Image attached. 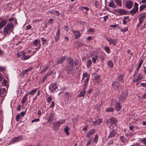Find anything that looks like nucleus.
Segmentation results:
<instances>
[{"label":"nucleus","instance_id":"b1692460","mask_svg":"<svg viewBox=\"0 0 146 146\" xmlns=\"http://www.w3.org/2000/svg\"><path fill=\"white\" fill-rule=\"evenodd\" d=\"M139 19L144 21V19L146 17V14L145 13L140 14L139 15Z\"/></svg>","mask_w":146,"mask_h":146},{"label":"nucleus","instance_id":"4468645a","mask_svg":"<svg viewBox=\"0 0 146 146\" xmlns=\"http://www.w3.org/2000/svg\"><path fill=\"white\" fill-rule=\"evenodd\" d=\"M60 29H58L56 33V34L55 36V40L56 41H59L60 38Z\"/></svg>","mask_w":146,"mask_h":146},{"label":"nucleus","instance_id":"c03bdc74","mask_svg":"<svg viewBox=\"0 0 146 146\" xmlns=\"http://www.w3.org/2000/svg\"><path fill=\"white\" fill-rule=\"evenodd\" d=\"M57 121L60 126V125L64 124L65 123L64 120L62 121Z\"/></svg>","mask_w":146,"mask_h":146},{"label":"nucleus","instance_id":"39448f33","mask_svg":"<svg viewBox=\"0 0 146 146\" xmlns=\"http://www.w3.org/2000/svg\"><path fill=\"white\" fill-rule=\"evenodd\" d=\"M89 79V75L86 72L84 73L83 74L82 80H85L84 84H87Z\"/></svg>","mask_w":146,"mask_h":146},{"label":"nucleus","instance_id":"13d9d810","mask_svg":"<svg viewBox=\"0 0 146 146\" xmlns=\"http://www.w3.org/2000/svg\"><path fill=\"white\" fill-rule=\"evenodd\" d=\"M39 120H40V119L39 118L36 119H34L32 120L31 122L32 123H33L34 122H38V121H39Z\"/></svg>","mask_w":146,"mask_h":146},{"label":"nucleus","instance_id":"aec40b11","mask_svg":"<svg viewBox=\"0 0 146 146\" xmlns=\"http://www.w3.org/2000/svg\"><path fill=\"white\" fill-rule=\"evenodd\" d=\"M21 139L22 137L21 136H18L17 137H15L12 139V142H13V143H15V142H17L21 140Z\"/></svg>","mask_w":146,"mask_h":146},{"label":"nucleus","instance_id":"6e6d98bb","mask_svg":"<svg viewBox=\"0 0 146 146\" xmlns=\"http://www.w3.org/2000/svg\"><path fill=\"white\" fill-rule=\"evenodd\" d=\"M48 68V66H46L44 69L41 71V73H43L45 72Z\"/></svg>","mask_w":146,"mask_h":146},{"label":"nucleus","instance_id":"5fc2aeb1","mask_svg":"<svg viewBox=\"0 0 146 146\" xmlns=\"http://www.w3.org/2000/svg\"><path fill=\"white\" fill-rule=\"evenodd\" d=\"M141 142L143 144H144L146 146V138H145L143 139L141 141Z\"/></svg>","mask_w":146,"mask_h":146},{"label":"nucleus","instance_id":"412c9836","mask_svg":"<svg viewBox=\"0 0 146 146\" xmlns=\"http://www.w3.org/2000/svg\"><path fill=\"white\" fill-rule=\"evenodd\" d=\"M7 23V21L6 20L2 21L0 22V29L2 28Z\"/></svg>","mask_w":146,"mask_h":146},{"label":"nucleus","instance_id":"5701e85b","mask_svg":"<svg viewBox=\"0 0 146 146\" xmlns=\"http://www.w3.org/2000/svg\"><path fill=\"white\" fill-rule=\"evenodd\" d=\"M38 89L37 88L35 89L32 90L30 92H29L28 93L26 94V96H28L29 94L31 95H33L35 93Z\"/></svg>","mask_w":146,"mask_h":146},{"label":"nucleus","instance_id":"4be33fe9","mask_svg":"<svg viewBox=\"0 0 146 146\" xmlns=\"http://www.w3.org/2000/svg\"><path fill=\"white\" fill-rule=\"evenodd\" d=\"M115 109L117 111H119L121 109V107L120 104L119 103H116L115 105Z\"/></svg>","mask_w":146,"mask_h":146},{"label":"nucleus","instance_id":"4d7b16f0","mask_svg":"<svg viewBox=\"0 0 146 146\" xmlns=\"http://www.w3.org/2000/svg\"><path fill=\"white\" fill-rule=\"evenodd\" d=\"M91 144V139H90L89 140V141H87V143L86 144V146H89V145H90Z\"/></svg>","mask_w":146,"mask_h":146},{"label":"nucleus","instance_id":"2eb2a0df","mask_svg":"<svg viewBox=\"0 0 146 146\" xmlns=\"http://www.w3.org/2000/svg\"><path fill=\"white\" fill-rule=\"evenodd\" d=\"M33 68L32 67H30L27 70H25L24 71L21 72L20 74V75L21 76H24L25 74H26L27 72H28L29 71H31L32 69Z\"/></svg>","mask_w":146,"mask_h":146},{"label":"nucleus","instance_id":"79ce46f5","mask_svg":"<svg viewBox=\"0 0 146 146\" xmlns=\"http://www.w3.org/2000/svg\"><path fill=\"white\" fill-rule=\"evenodd\" d=\"M98 58L97 56H95L94 57L92 58V60L93 63L94 64L96 62V60Z\"/></svg>","mask_w":146,"mask_h":146},{"label":"nucleus","instance_id":"cd10ccee","mask_svg":"<svg viewBox=\"0 0 146 146\" xmlns=\"http://www.w3.org/2000/svg\"><path fill=\"white\" fill-rule=\"evenodd\" d=\"M25 54L26 52L23 51L17 52V54L19 57H20L21 56Z\"/></svg>","mask_w":146,"mask_h":146},{"label":"nucleus","instance_id":"603ef678","mask_svg":"<svg viewBox=\"0 0 146 146\" xmlns=\"http://www.w3.org/2000/svg\"><path fill=\"white\" fill-rule=\"evenodd\" d=\"M146 27V22L144 23V25L142 26V27H141V28H140V29L141 30H142L143 29H144Z\"/></svg>","mask_w":146,"mask_h":146},{"label":"nucleus","instance_id":"0e129e2a","mask_svg":"<svg viewBox=\"0 0 146 146\" xmlns=\"http://www.w3.org/2000/svg\"><path fill=\"white\" fill-rule=\"evenodd\" d=\"M51 103L52 104L50 106V108H53L54 107V102L52 101Z\"/></svg>","mask_w":146,"mask_h":146},{"label":"nucleus","instance_id":"7ed1b4c3","mask_svg":"<svg viewBox=\"0 0 146 146\" xmlns=\"http://www.w3.org/2000/svg\"><path fill=\"white\" fill-rule=\"evenodd\" d=\"M112 88L115 90H117L119 91L121 90V86L120 84L117 82H113L112 85Z\"/></svg>","mask_w":146,"mask_h":146},{"label":"nucleus","instance_id":"8fccbe9b","mask_svg":"<svg viewBox=\"0 0 146 146\" xmlns=\"http://www.w3.org/2000/svg\"><path fill=\"white\" fill-rule=\"evenodd\" d=\"M52 100V99L50 97H49L47 98L46 100L47 102H50Z\"/></svg>","mask_w":146,"mask_h":146},{"label":"nucleus","instance_id":"c9c22d12","mask_svg":"<svg viewBox=\"0 0 146 146\" xmlns=\"http://www.w3.org/2000/svg\"><path fill=\"white\" fill-rule=\"evenodd\" d=\"M108 66L111 68L113 67V62L111 61H109L108 63Z\"/></svg>","mask_w":146,"mask_h":146},{"label":"nucleus","instance_id":"e2e57ef3","mask_svg":"<svg viewBox=\"0 0 146 146\" xmlns=\"http://www.w3.org/2000/svg\"><path fill=\"white\" fill-rule=\"evenodd\" d=\"M48 76L47 74L46 75H45L42 78V80L44 81L48 77Z\"/></svg>","mask_w":146,"mask_h":146},{"label":"nucleus","instance_id":"338daca9","mask_svg":"<svg viewBox=\"0 0 146 146\" xmlns=\"http://www.w3.org/2000/svg\"><path fill=\"white\" fill-rule=\"evenodd\" d=\"M5 67H2L1 66H0V70L1 71H3L5 70Z\"/></svg>","mask_w":146,"mask_h":146},{"label":"nucleus","instance_id":"864d4df0","mask_svg":"<svg viewBox=\"0 0 146 146\" xmlns=\"http://www.w3.org/2000/svg\"><path fill=\"white\" fill-rule=\"evenodd\" d=\"M128 30V28L127 27H125L124 29H121V31H122L123 32H124L127 31Z\"/></svg>","mask_w":146,"mask_h":146},{"label":"nucleus","instance_id":"7c9ffc66","mask_svg":"<svg viewBox=\"0 0 146 146\" xmlns=\"http://www.w3.org/2000/svg\"><path fill=\"white\" fill-rule=\"evenodd\" d=\"M124 75L123 74H120L118 76V80L119 82H122L123 80V79L124 78Z\"/></svg>","mask_w":146,"mask_h":146},{"label":"nucleus","instance_id":"052dcab7","mask_svg":"<svg viewBox=\"0 0 146 146\" xmlns=\"http://www.w3.org/2000/svg\"><path fill=\"white\" fill-rule=\"evenodd\" d=\"M25 112H22L20 113V115L21 117H22L25 115Z\"/></svg>","mask_w":146,"mask_h":146},{"label":"nucleus","instance_id":"f3484780","mask_svg":"<svg viewBox=\"0 0 146 146\" xmlns=\"http://www.w3.org/2000/svg\"><path fill=\"white\" fill-rule=\"evenodd\" d=\"M95 129H91L89 131H88L86 135V137H89L90 136L92 135L93 134H94L95 131Z\"/></svg>","mask_w":146,"mask_h":146},{"label":"nucleus","instance_id":"1a4fd4ad","mask_svg":"<svg viewBox=\"0 0 146 146\" xmlns=\"http://www.w3.org/2000/svg\"><path fill=\"white\" fill-rule=\"evenodd\" d=\"M127 96V91H125L120 96L119 99L121 101H124L125 100Z\"/></svg>","mask_w":146,"mask_h":146},{"label":"nucleus","instance_id":"09e8293b","mask_svg":"<svg viewBox=\"0 0 146 146\" xmlns=\"http://www.w3.org/2000/svg\"><path fill=\"white\" fill-rule=\"evenodd\" d=\"M3 86H5L7 84V81L5 79L2 83Z\"/></svg>","mask_w":146,"mask_h":146},{"label":"nucleus","instance_id":"f704fd0d","mask_svg":"<svg viewBox=\"0 0 146 146\" xmlns=\"http://www.w3.org/2000/svg\"><path fill=\"white\" fill-rule=\"evenodd\" d=\"M143 75L142 74H138V75L137 76V78L136 80V81L137 82H138L139 80H141L143 78Z\"/></svg>","mask_w":146,"mask_h":146},{"label":"nucleus","instance_id":"69168bd1","mask_svg":"<svg viewBox=\"0 0 146 146\" xmlns=\"http://www.w3.org/2000/svg\"><path fill=\"white\" fill-rule=\"evenodd\" d=\"M53 20L52 19H50L48 21V23H52L53 22Z\"/></svg>","mask_w":146,"mask_h":146},{"label":"nucleus","instance_id":"e433bc0d","mask_svg":"<svg viewBox=\"0 0 146 146\" xmlns=\"http://www.w3.org/2000/svg\"><path fill=\"white\" fill-rule=\"evenodd\" d=\"M27 96H26V95L24 96L23 98L22 99L21 102L22 104L23 105V104L25 103L27 99V98L26 97Z\"/></svg>","mask_w":146,"mask_h":146},{"label":"nucleus","instance_id":"423d86ee","mask_svg":"<svg viewBox=\"0 0 146 146\" xmlns=\"http://www.w3.org/2000/svg\"><path fill=\"white\" fill-rule=\"evenodd\" d=\"M138 4L136 2L134 4V6L133 8L131 11L130 13L132 15L136 13L138 10Z\"/></svg>","mask_w":146,"mask_h":146},{"label":"nucleus","instance_id":"72a5a7b5","mask_svg":"<svg viewBox=\"0 0 146 146\" xmlns=\"http://www.w3.org/2000/svg\"><path fill=\"white\" fill-rule=\"evenodd\" d=\"M86 92L85 90H83V91L80 92V93L78 95V96L79 97H83L84 96Z\"/></svg>","mask_w":146,"mask_h":146},{"label":"nucleus","instance_id":"20e7f679","mask_svg":"<svg viewBox=\"0 0 146 146\" xmlns=\"http://www.w3.org/2000/svg\"><path fill=\"white\" fill-rule=\"evenodd\" d=\"M55 115L54 113L52 112H50L49 115L47 119L48 120V122H51L53 121L56 120L54 119Z\"/></svg>","mask_w":146,"mask_h":146},{"label":"nucleus","instance_id":"ea45409f","mask_svg":"<svg viewBox=\"0 0 146 146\" xmlns=\"http://www.w3.org/2000/svg\"><path fill=\"white\" fill-rule=\"evenodd\" d=\"M146 7V4H144L143 5H141L140 7V10L141 11H142Z\"/></svg>","mask_w":146,"mask_h":146},{"label":"nucleus","instance_id":"4c0bfd02","mask_svg":"<svg viewBox=\"0 0 146 146\" xmlns=\"http://www.w3.org/2000/svg\"><path fill=\"white\" fill-rule=\"evenodd\" d=\"M92 63V62L91 60H89L87 61V66L89 68L91 66V65Z\"/></svg>","mask_w":146,"mask_h":146},{"label":"nucleus","instance_id":"49530a36","mask_svg":"<svg viewBox=\"0 0 146 146\" xmlns=\"http://www.w3.org/2000/svg\"><path fill=\"white\" fill-rule=\"evenodd\" d=\"M38 41L40 42L39 40L36 39L33 42V44L35 45L37 44Z\"/></svg>","mask_w":146,"mask_h":146},{"label":"nucleus","instance_id":"f257e3e1","mask_svg":"<svg viewBox=\"0 0 146 146\" xmlns=\"http://www.w3.org/2000/svg\"><path fill=\"white\" fill-rule=\"evenodd\" d=\"M67 63L66 67V70L67 71H71L73 70V65L74 64V60L72 58H68L66 59Z\"/></svg>","mask_w":146,"mask_h":146},{"label":"nucleus","instance_id":"774afa93","mask_svg":"<svg viewBox=\"0 0 146 146\" xmlns=\"http://www.w3.org/2000/svg\"><path fill=\"white\" fill-rule=\"evenodd\" d=\"M52 73V70H50L48 72L47 74L48 76L51 75Z\"/></svg>","mask_w":146,"mask_h":146},{"label":"nucleus","instance_id":"ddd939ff","mask_svg":"<svg viewBox=\"0 0 146 146\" xmlns=\"http://www.w3.org/2000/svg\"><path fill=\"white\" fill-rule=\"evenodd\" d=\"M126 7L128 9H131L133 6V4L131 1H127L125 3Z\"/></svg>","mask_w":146,"mask_h":146},{"label":"nucleus","instance_id":"58836bf2","mask_svg":"<svg viewBox=\"0 0 146 146\" xmlns=\"http://www.w3.org/2000/svg\"><path fill=\"white\" fill-rule=\"evenodd\" d=\"M143 63V61L142 60H141V61L139 63L138 65L137 68V70H139L140 69L141 65Z\"/></svg>","mask_w":146,"mask_h":146},{"label":"nucleus","instance_id":"6e6552de","mask_svg":"<svg viewBox=\"0 0 146 146\" xmlns=\"http://www.w3.org/2000/svg\"><path fill=\"white\" fill-rule=\"evenodd\" d=\"M117 122V120L116 119L113 117H111L108 119L107 121V125H111Z\"/></svg>","mask_w":146,"mask_h":146},{"label":"nucleus","instance_id":"c756f323","mask_svg":"<svg viewBox=\"0 0 146 146\" xmlns=\"http://www.w3.org/2000/svg\"><path fill=\"white\" fill-rule=\"evenodd\" d=\"M114 1L118 6H121L122 3L121 0H114Z\"/></svg>","mask_w":146,"mask_h":146},{"label":"nucleus","instance_id":"6ab92c4d","mask_svg":"<svg viewBox=\"0 0 146 146\" xmlns=\"http://www.w3.org/2000/svg\"><path fill=\"white\" fill-rule=\"evenodd\" d=\"M53 124V126L52 127V128L54 129H58L60 127V125L57 121L54 123Z\"/></svg>","mask_w":146,"mask_h":146},{"label":"nucleus","instance_id":"c85d7f7f","mask_svg":"<svg viewBox=\"0 0 146 146\" xmlns=\"http://www.w3.org/2000/svg\"><path fill=\"white\" fill-rule=\"evenodd\" d=\"M102 121V120L100 119H98L93 122V124L95 125L100 124L101 123Z\"/></svg>","mask_w":146,"mask_h":146},{"label":"nucleus","instance_id":"f8f14e48","mask_svg":"<svg viewBox=\"0 0 146 146\" xmlns=\"http://www.w3.org/2000/svg\"><path fill=\"white\" fill-rule=\"evenodd\" d=\"M72 32L74 35H75L74 38L75 39H77L80 37L81 35L79 31L73 30L72 31Z\"/></svg>","mask_w":146,"mask_h":146},{"label":"nucleus","instance_id":"de8ad7c7","mask_svg":"<svg viewBox=\"0 0 146 146\" xmlns=\"http://www.w3.org/2000/svg\"><path fill=\"white\" fill-rule=\"evenodd\" d=\"M98 136L97 135H96L95 137L94 138V141L95 143H96L98 141Z\"/></svg>","mask_w":146,"mask_h":146},{"label":"nucleus","instance_id":"a211bd4d","mask_svg":"<svg viewBox=\"0 0 146 146\" xmlns=\"http://www.w3.org/2000/svg\"><path fill=\"white\" fill-rule=\"evenodd\" d=\"M118 12L119 14L121 15H124L127 14V11L122 9H118Z\"/></svg>","mask_w":146,"mask_h":146},{"label":"nucleus","instance_id":"473e14b6","mask_svg":"<svg viewBox=\"0 0 146 146\" xmlns=\"http://www.w3.org/2000/svg\"><path fill=\"white\" fill-rule=\"evenodd\" d=\"M31 56L29 55L26 56L25 54L23 55V56L21 58V59L23 60H26L30 57Z\"/></svg>","mask_w":146,"mask_h":146},{"label":"nucleus","instance_id":"680f3d73","mask_svg":"<svg viewBox=\"0 0 146 146\" xmlns=\"http://www.w3.org/2000/svg\"><path fill=\"white\" fill-rule=\"evenodd\" d=\"M118 25L115 24L114 25H111L110 26V27L112 28H116L118 26Z\"/></svg>","mask_w":146,"mask_h":146},{"label":"nucleus","instance_id":"0eeeda50","mask_svg":"<svg viewBox=\"0 0 146 146\" xmlns=\"http://www.w3.org/2000/svg\"><path fill=\"white\" fill-rule=\"evenodd\" d=\"M106 38L110 44H113V45H115L117 42V40L116 39H113L108 37H106Z\"/></svg>","mask_w":146,"mask_h":146},{"label":"nucleus","instance_id":"f03ea898","mask_svg":"<svg viewBox=\"0 0 146 146\" xmlns=\"http://www.w3.org/2000/svg\"><path fill=\"white\" fill-rule=\"evenodd\" d=\"M13 26L11 23L7 24L3 29L5 35H7L9 34L12 31Z\"/></svg>","mask_w":146,"mask_h":146},{"label":"nucleus","instance_id":"3c124183","mask_svg":"<svg viewBox=\"0 0 146 146\" xmlns=\"http://www.w3.org/2000/svg\"><path fill=\"white\" fill-rule=\"evenodd\" d=\"M21 117L20 115V114H18L17 115L16 117V119L17 121H18Z\"/></svg>","mask_w":146,"mask_h":146},{"label":"nucleus","instance_id":"bb28decb","mask_svg":"<svg viewBox=\"0 0 146 146\" xmlns=\"http://www.w3.org/2000/svg\"><path fill=\"white\" fill-rule=\"evenodd\" d=\"M50 13L56 16H59L60 15V13H59L58 11L55 10H53L52 11L50 12Z\"/></svg>","mask_w":146,"mask_h":146},{"label":"nucleus","instance_id":"a18cd8bd","mask_svg":"<svg viewBox=\"0 0 146 146\" xmlns=\"http://www.w3.org/2000/svg\"><path fill=\"white\" fill-rule=\"evenodd\" d=\"M104 49L108 53H110V49L109 47L107 46H105L104 47Z\"/></svg>","mask_w":146,"mask_h":146},{"label":"nucleus","instance_id":"393cba45","mask_svg":"<svg viewBox=\"0 0 146 146\" xmlns=\"http://www.w3.org/2000/svg\"><path fill=\"white\" fill-rule=\"evenodd\" d=\"M108 5L110 7L113 8L116 7V5H115L113 1H111L108 4Z\"/></svg>","mask_w":146,"mask_h":146},{"label":"nucleus","instance_id":"2f4dec72","mask_svg":"<svg viewBox=\"0 0 146 146\" xmlns=\"http://www.w3.org/2000/svg\"><path fill=\"white\" fill-rule=\"evenodd\" d=\"M69 130L70 128L68 126H66V127L64 129V132L66 133L67 135H69L68 131Z\"/></svg>","mask_w":146,"mask_h":146},{"label":"nucleus","instance_id":"dca6fc26","mask_svg":"<svg viewBox=\"0 0 146 146\" xmlns=\"http://www.w3.org/2000/svg\"><path fill=\"white\" fill-rule=\"evenodd\" d=\"M65 56L62 57L57 60V63L58 64H62L63 62L65 60Z\"/></svg>","mask_w":146,"mask_h":146},{"label":"nucleus","instance_id":"a878e982","mask_svg":"<svg viewBox=\"0 0 146 146\" xmlns=\"http://www.w3.org/2000/svg\"><path fill=\"white\" fill-rule=\"evenodd\" d=\"M70 94L68 92L66 93L64 95V96L65 97V99H66L67 101V103L68 102V100L69 99V98L70 97Z\"/></svg>","mask_w":146,"mask_h":146},{"label":"nucleus","instance_id":"bf43d9fd","mask_svg":"<svg viewBox=\"0 0 146 146\" xmlns=\"http://www.w3.org/2000/svg\"><path fill=\"white\" fill-rule=\"evenodd\" d=\"M123 20L127 21H129V17H128L126 16L123 17Z\"/></svg>","mask_w":146,"mask_h":146},{"label":"nucleus","instance_id":"9b49d317","mask_svg":"<svg viewBox=\"0 0 146 146\" xmlns=\"http://www.w3.org/2000/svg\"><path fill=\"white\" fill-rule=\"evenodd\" d=\"M117 133L116 130H113L109 133V134L108 136V138H110L111 137H114Z\"/></svg>","mask_w":146,"mask_h":146},{"label":"nucleus","instance_id":"9d476101","mask_svg":"<svg viewBox=\"0 0 146 146\" xmlns=\"http://www.w3.org/2000/svg\"><path fill=\"white\" fill-rule=\"evenodd\" d=\"M56 84H52L50 85L49 87V90L52 92H54L57 89Z\"/></svg>","mask_w":146,"mask_h":146},{"label":"nucleus","instance_id":"37998d69","mask_svg":"<svg viewBox=\"0 0 146 146\" xmlns=\"http://www.w3.org/2000/svg\"><path fill=\"white\" fill-rule=\"evenodd\" d=\"M120 140L122 142H124L125 141V139L123 136L120 137Z\"/></svg>","mask_w":146,"mask_h":146},{"label":"nucleus","instance_id":"a19ab883","mask_svg":"<svg viewBox=\"0 0 146 146\" xmlns=\"http://www.w3.org/2000/svg\"><path fill=\"white\" fill-rule=\"evenodd\" d=\"M113 109L112 108H107L106 109V111L107 112H110V111L112 112L113 111Z\"/></svg>","mask_w":146,"mask_h":146}]
</instances>
